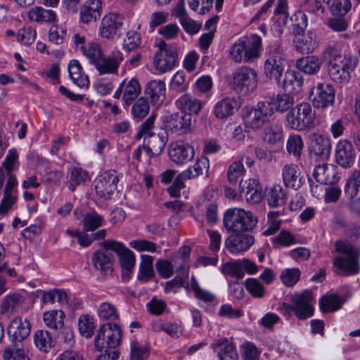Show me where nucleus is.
I'll use <instances>...</instances> for the list:
<instances>
[{
	"mask_svg": "<svg viewBox=\"0 0 360 360\" xmlns=\"http://www.w3.org/2000/svg\"><path fill=\"white\" fill-rule=\"evenodd\" d=\"M335 251L346 255L337 256L333 260V264L339 274L351 276L359 272L360 252L357 248L348 241L338 240L335 243Z\"/></svg>",
	"mask_w": 360,
	"mask_h": 360,
	"instance_id": "1",
	"label": "nucleus"
},
{
	"mask_svg": "<svg viewBox=\"0 0 360 360\" xmlns=\"http://www.w3.org/2000/svg\"><path fill=\"white\" fill-rule=\"evenodd\" d=\"M262 39L250 34L238 39L230 49V56L236 63H248L260 57Z\"/></svg>",
	"mask_w": 360,
	"mask_h": 360,
	"instance_id": "2",
	"label": "nucleus"
},
{
	"mask_svg": "<svg viewBox=\"0 0 360 360\" xmlns=\"http://www.w3.org/2000/svg\"><path fill=\"white\" fill-rule=\"evenodd\" d=\"M257 219L250 211L241 208H230L224 214L223 225L229 233H240L252 231Z\"/></svg>",
	"mask_w": 360,
	"mask_h": 360,
	"instance_id": "3",
	"label": "nucleus"
},
{
	"mask_svg": "<svg viewBox=\"0 0 360 360\" xmlns=\"http://www.w3.org/2000/svg\"><path fill=\"white\" fill-rule=\"evenodd\" d=\"M315 120V112L307 102L297 104L286 115L287 125L299 131H309L314 127Z\"/></svg>",
	"mask_w": 360,
	"mask_h": 360,
	"instance_id": "4",
	"label": "nucleus"
},
{
	"mask_svg": "<svg viewBox=\"0 0 360 360\" xmlns=\"http://www.w3.org/2000/svg\"><path fill=\"white\" fill-rule=\"evenodd\" d=\"M232 89L237 94L248 95L254 91L258 85L257 71L249 67L242 66L236 69L232 75Z\"/></svg>",
	"mask_w": 360,
	"mask_h": 360,
	"instance_id": "5",
	"label": "nucleus"
},
{
	"mask_svg": "<svg viewBox=\"0 0 360 360\" xmlns=\"http://www.w3.org/2000/svg\"><path fill=\"white\" fill-rule=\"evenodd\" d=\"M274 115L273 107L266 101H259L251 108H246L243 114L245 127L252 130L261 129Z\"/></svg>",
	"mask_w": 360,
	"mask_h": 360,
	"instance_id": "6",
	"label": "nucleus"
},
{
	"mask_svg": "<svg viewBox=\"0 0 360 360\" xmlns=\"http://www.w3.org/2000/svg\"><path fill=\"white\" fill-rule=\"evenodd\" d=\"M101 245L103 249L110 250L117 254L122 269V278L127 281L129 278V273L134 269L136 262L134 252L126 248L123 243L113 240H105Z\"/></svg>",
	"mask_w": 360,
	"mask_h": 360,
	"instance_id": "7",
	"label": "nucleus"
},
{
	"mask_svg": "<svg viewBox=\"0 0 360 360\" xmlns=\"http://www.w3.org/2000/svg\"><path fill=\"white\" fill-rule=\"evenodd\" d=\"M121 341V330L116 324L105 323L98 331L94 340L95 347L98 350L104 348H115Z\"/></svg>",
	"mask_w": 360,
	"mask_h": 360,
	"instance_id": "8",
	"label": "nucleus"
},
{
	"mask_svg": "<svg viewBox=\"0 0 360 360\" xmlns=\"http://www.w3.org/2000/svg\"><path fill=\"white\" fill-rule=\"evenodd\" d=\"M290 301L294 308V314L300 320H305L314 314V298L312 292L306 289L292 295Z\"/></svg>",
	"mask_w": 360,
	"mask_h": 360,
	"instance_id": "9",
	"label": "nucleus"
},
{
	"mask_svg": "<svg viewBox=\"0 0 360 360\" xmlns=\"http://www.w3.org/2000/svg\"><path fill=\"white\" fill-rule=\"evenodd\" d=\"M158 48L159 51L154 58V65L157 70L165 73L177 65L178 53L174 46L168 45L164 41L158 44Z\"/></svg>",
	"mask_w": 360,
	"mask_h": 360,
	"instance_id": "10",
	"label": "nucleus"
},
{
	"mask_svg": "<svg viewBox=\"0 0 360 360\" xmlns=\"http://www.w3.org/2000/svg\"><path fill=\"white\" fill-rule=\"evenodd\" d=\"M119 177L115 170H108L100 174L95 181L96 194L102 198L110 199L117 191Z\"/></svg>",
	"mask_w": 360,
	"mask_h": 360,
	"instance_id": "11",
	"label": "nucleus"
},
{
	"mask_svg": "<svg viewBox=\"0 0 360 360\" xmlns=\"http://www.w3.org/2000/svg\"><path fill=\"white\" fill-rule=\"evenodd\" d=\"M141 92V85L136 78L125 79L120 84L115 91L113 97L120 98L122 97L124 108H129L136 100Z\"/></svg>",
	"mask_w": 360,
	"mask_h": 360,
	"instance_id": "12",
	"label": "nucleus"
},
{
	"mask_svg": "<svg viewBox=\"0 0 360 360\" xmlns=\"http://www.w3.org/2000/svg\"><path fill=\"white\" fill-rule=\"evenodd\" d=\"M168 155L176 165H184L193 159L195 151L189 143L179 141L169 144Z\"/></svg>",
	"mask_w": 360,
	"mask_h": 360,
	"instance_id": "13",
	"label": "nucleus"
},
{
	"mask_svg": "<svg viewBox=\"0 0 360 360\" xmlns=\"http://www.w3.org/2000/svg\"><path fill=\"white\" fill-rule=\"evenodd\" d=\"M164 131L182 135L188 133L191 127V117L176 112L167 115L164 119Z\"/></svg>",
	"mask_w": 360,
	"mask_h": 360,
	"instance_id": "14",
	"label": "nucleus"
},
{
	"mask_svg": "<svg viewBox=\"0 0 360 360\" xmlns=\"http://www.w3.org/2000/svg\"><path fill=\"white\" fill-rule=\"evenodd\" d=\"M311 96L315 108H326L333 105L335 90L329 84L320 83L312 89Z\"/></svg>",
	"mask_w": 360,
	"mask_h": 360,
	"instance_id": "15",
	"label": "nucleus"
},
{
	"mask_svg": "<svg viewBox=\"0 0 360 360\" xmlns=\"http://www.w3.org/2000/svg\"><path fill=\"white\" fill-rule=\"evenodd\" d=\"M255 243V237L250 234L236 233L225 240V247L233 255L241 254L248 250Z\"/></svg>",
	"mask_w": 360,
	"mask_h": 360,
	"instance_id": "16",
	"label": "nucleus"
},
{
	"mask_svg": "<svg viewBox=\"0 0 360 360\" xmlns=\"http://www.w3.org/2000/svg\"><path fill=\"white\" fill-rule=\"evenodd\" d=\"M123 20V17L120 14L110 13L105 15L101 22V36L105 39H112L115 35L120 36Z\"/></svg>",
	"mask_w": 360,
	"mask_h": 360,
	"instance_id": "17",
	"label": "nucleus"
},
{
	"mask_svg": "<svg viewBox=\"0 0 360 360\" xmlns=\"http://www.w3.org/2000/svg\"><path fill=\"white\" fill-rule=\"evenodd\" d=\"M330 150L331 144L329 138L321 134H313L309 147V151L311 157L326 160L330 156Z\"/></svg>",
	"mask_w": 360,
	"mask_h": 360,
	"instance_id": "18",
	"label": "nucleus"
},
{
	"mask_svg": "<svg viewBox=\"0 0 360 360\" xmlns=\"http://www.w3.org/2000/svg\"><path fill=\"white\" fill-rule=\"evenodd\" d=\"M285 60L278 54L270 55L264 62V73L270 79L281 84V77L284 72Z\"/></svg>",
	"mask_w": 360,
	"mask_h": 360,
	"instance_id": "19",
	"label": "nucleus"
},
{
	"mask_svg": "<svg viewBox=\"0 0 360 360\" xmlns=\"http://www.w3.org/2000/svg\"><path fill=\"white\" fill-rule=\"evenodd\" d=\"M314 179L321 184H333L340 179L338 168L333 164L317 165L313 172Z\"/></svg>",
	"mask_w": 360,
	"mask_h": 360,
	"instance_id": "20",
	"label": "nucleus"
},
{
	"mask_svg": "<svg viewBox=\"0 0 360 360\" xmlns=\"http://www.w3.org/2000/svg\"><path fill=\"white\" fill-rule=\"evenodd\" d=\"M31 330V325L27 319L20 317L13 319L8 326V334L12 342H20L26 339Z\"/></svg>",
	"mask_w": 360,
	"mask_h": 360,
	"instance_id": "21",
	"label": "nucleus"
},
{
	"mask_svg": "<svg viewBox=\"0 0 360 360\" xmlns=\"http://www.w3.org/2000/svg\"><path fill=\"white\" fill-rule=\"evenodd\" d=\"M123 60L122 53L115 51L106 58L103 56L95 68L100 75L117 74L120 65Z\"/></svg>",
	"mask_w": 360,
	"mask_h": 360,
	"instance_id": "22",
	"label": "nucleus"
},
{
	"mask_svg": "<svg viewBox=\"0 0 360 360\" xmlns=\"http://www.w3.org/2000/svg\"><path fill=\"white\" fill-rule=\"evenodd\" d=\"M102 3L101 0H88L81 7L79 20L84 24L96 22L101 16Z\"/></svg>",
	"mask_w": 360,
	"mask_h": 360,
	"instance_id": "23",
	"label": "nucleus"
},
{
	"mask_svg": "<svg viewBox=\"0 0 360 360\" xmlns=\"http://www.w3.org/2000/svg\"><path fill=\"white\" fill-rule=\"evenodd\" d=\"M144 94L152 105H159L165 98L166 87L162 80H151L144 87Z\"/></svg>",
	"mask_w": 360,
	"mask_h": 360,
	"instance_id": "24",
	"label": "nucleus"
},
{
	"mask_svg": "<svg viewBox=\"0 0 360 360\" xmlns=\"http://www.w3.org/2000/svg\"><path fill=\"white\" fill-rule=\"evenodd\" d=\"M239 191L241 197L248 202L258 203L262 200L261 188L255 179H249L244 181L240 180Z\"/></svg>",
	"mask_w": 360,
	"mask_h": 360,
	"instance_id": "25",
	"label": "nucleus"
},
{
	"mask_svg": "<svg viewBox=\"0 0 360 360\" xmlns=\"http://www.w3.org/2000/svg\"><path fill=\"white\" fill-rule=\"evenodd\" d=\"M167 141L168 134L162 131L148 137L146 141L147 144L143 145V148L150 158L155 157L163 151Z\"/></svg>",
	"mask_w": 360,
	"mask_h": 360,
	"instance_id": "26",
	"label": "nucleus"
},
{
	"mask_svg": "<svg viewBox=\"0 0 360 360\" xmlns=\"http://www.w3.org/2000/svg\"><path fill=\"white\" fill-rule=\"evenodd\" d=\"M354 153L352 143L348 141H340L336 146L335 159L342 167H350L354 160Z\"/></svg>",
	"mask_w": 360,
	"mask_h": 360,
	"instance_id": "27",
	"label": "nucleus"
},
{
	"mask_svg": "<svg viewBox=\"0 0 360 360\" xmlns=\"http://www.w3.org/2000/svg\"><path fill=\"white\" fill-rule=\"evenodd\" d=\"M217 353L219 360H238V354L236 346L227 338H220L211 345Z\"/></svg>",
	"mask_w": 360,
	"mask_h": 360,
	"instance_id": "28",
	"label": "nucleus"
},
{
	"mask_svg": "<svg viewBox=\"0 0 360 360\" xmlns=\"http://www.w3.org/2000/svg\"><path fill=\"white\" fill-rule=\"evenodd\" d=\"M239 108L240 103L235 98L226 96L215 104L214 114L219 119H224L231 116Z\"/></svg>",
	"mask_w": 360,
	"mask_h": 360,
	"instance_id": "29",
	"label": "nucleus"
},
{
	"mask_svg": "<svg viewBox=\"0 0 360 360\" xmlns=\"http://www.w3.org/2000/svg\"><path fill=\"white\" fill-rule=\"evenodd\" d=\"M282 177L286 187L298 190L302 185L300 170L294 164L285 165L282 169Z\"/></svg>",
	"mask_w": 360,
	"mask_h": 360,
	"instance_id": "30",
	"label": "nucleus"
},
{
	"mask_svg": "<svg viewBox=\"0 0 360 360\" xmlns=\"http://www.w3.org/2000/svg\"><path fill=\"white\" fill-rule=\"evenodd\" d=\"M295 49L302 54H309L314 51L317 47L316 34L308 31L306 34H300L294 40Z\"/></svg>",
	"mask_w": 360,
	"mask_h": 360,
	"instance_id": "31",
	"label": "nucleus"
},
{
	"mask_svg": "<svg viewBox=\"0 0 360 360\" xmlns=\"http://www.w3.org/2000/svg\"><path fill=\"white\" fill-rule=\"evenodd\" d=\"M176 105L182 112H185L184 115H198L202 108V103L200 100L191 96L190 94H184L176 101Z\"/></svg>",
	"mask_w": 360,
	"mask_h": 360,
	"instance_id": "32",
	"label": "nucleus"
},
{
	"mask_svg": "<svg viewBox=\"0 0 360 360\" xmlns=\"http://www.w3.org/2000/svg\"><path fill=\"white\" fill-rule=\"evenodd\" d=\"M285 91L288 93L297 94L301 91L303 85V79L299 72L289 70L285 72L283 81L281 84Z\"/></svg>",
	"mask_w": 360,
	"mask_h": 360,
	"instance_id": "33",
	"label": "nucleus"
},
{
	"mask_svg": "<svg viewBox=\"0 0 360 360\" xmlns=\"http://www.w3.org/2000/svg\"><path fill=\"white\" fill-rule=\"evenodd\" d=\"M108 250L106 249L97 250L92 257L94 267L101 273L110 269L113 264L114 255Z\"/></svg>",
	"mask_w": 360,
	"mask_h": 360,
	"instance_id": "34",
	"label": "nucleus"
},
{
	"mask_svg": "<svg viewBox=\"0 0 360 360\" xmlns=\"http://www.w3.org/2000/svg\"><path fill=\"white\" fill-rule=\"evenodd\" d=\"M270 106L273 107V111L276 110L278 112H284L290 110L292 108L295 104L294 96L288 94H278L276 96H274L266 100Z\"/></svg>",
	"mask_w": 360,
	"mask_h": 360,
	"instance_id": "35",
	"label": "nucleus"
},
{
	"mask_svg": "<svg viewBox=\"0 0 360 360\" xmlns=\"http://www.w3.org/2000/svg\"><path fill=\"white\" fill-rule=\"evenodd\" d=\"M266 200L271 207H279L285 205L287 200V193L281 185L275 184L266 191Z\"/></svg>",
	"mask_w": 360,
	"mask_h": 360,
	"instance_id": "36",
	"label": "nucleus"
},
{
	"mask_svg": "<svg viewBox=\"0 0 360 360\" xmlns=\"http://www.w3.org/2000/svg\"><path fill=\"white\" fill-rule=\"evenodd\" d=\"M68 71L72 82L79 88L88 87L89 79L87 75L82 72V68L77 60H72L68 65Z\"/></svg>",
	"mask_w": 360,
	"mask_h": 360,
	"instance_id": "37",
	"label": "nucleus"
},
{
	"mask_svg": "<svg viewBox=\"0 0 360 360\" xmlns=\"http://www.w3.org/2000/svg\"><path fill=\"white\" fill-rule=\"evenodd\" d=\"M33 339L36 347L44 353H49L55 346L51 334L45 330H36Z\"/></svg>",
	"mask_w": 360,
	"mask_h": 360,
	"instance_id": "38",
	"label": "nucleus"
},
{
	"mask_svg": "<svg viewBox=\"0 0 360 360\" xmlns=\"http://www.w3.org/2000/svg\"><path fill=\"white\" fill-rule=\"evenodd\" d=\"M28 18L30 20L43 23H52L56 18L55 11L51 9H45L41 6H36L28 12Z\"/></svg>",
	"mask_w": 360,
	"mask_h": 360,
	"instance_id": "39",
	"label": "nucleus"
},
{
	"mask_svg": "<svg viewBox=\"0 0 360 360\" xmlns=\"http://www.w3.org/2000/svg\"><path fill=\"white\" fill-rule=\"evenodd\" d=\"M296 65L300 71L308 75H314L319 71L321 62L317 56H309L298 59Z\"/></svg>",
	"mask_w": 360,
	"mask_h": 360,
	"instance_id": "40",
	"label": "nucleus"
},
{
	"mask_svg": "<svg viewBox=\"0 0 360 360\" xmlns=\"http://www.w3.org/2000/svg\"><path fill=\"white\" fill-rule=\"evenodd\" d=\"M210 167L209 160L205 157L201 156L198 158L192 167H188L181 172V176L184 178H189L190 179L198 177L202 175L204 172H208Z\"/></svg>",
	"mask_w": 360,
	"mask_h": 360,
	"instance_id": "41",
	"label": "nucleus"
},
{
	"mask_svg": "<svg viewBox=\"0 0 360 360\" xmlns=\"http://www.w3.org/2000/svg\"><path fill=\"white\" fill-rule=\"evenodd\" d=\"M65 316V313L61 310H51L44 313L43 320L47 327L58 330L64 325Z\"/></svg>",
	"mask_w": 360,
	"mask_h": 360,
	"instance_id": "42",
	"label": "nucleus"
},
{
	"mask_svg": "<svg viewBox=\"0 0 360 360\" xmlns=\"http://www.w3.org/2000/svg\"><path fill=\"white\" fill-rule=\"evenodd\" d=\"M345 193L349 198L360 195V170H354L349 176L345 186Z\"/></svg>",
	"mask_w": 360,
	"mask_h": 360,
	"instance_id": "43",
	"label": "nucleus"
},
{
	"mask_svg": "<svg viewBox=\"0 0 360 360\" xmlns=\"http://www.w3.org/2000/svg\"><path fill=\"white\" fill-rule=\"evenodd\" d=\"M153 261V258L151 256H141V262L138 274V280L139 281L145 283L150 280L154 276Z\"/></svg>",
	"mask_w": 360,
	"mask_h": 360,
	"instance_id": "44",
	"label": "nucleus"
},
{
	"mask_svg": "<svg viewBox=\"0 0 360 360\" xmlns=\"http://www.w3.org/2000/svg\"><path fill=\"white\" fill-rule=\"evenodd\" d=\"M263 139L271 145H276L282 142L283 140L282 127L278 124L269 125L264 129Z\"/></svg>",
	"mask_w": 360,
	"mask_h": 360,
	"instance_id": "45",
	"label": "nucleus"
},
{
	"mask_svg": "<svg viewBox=\"0 0 360 360\" xmlns=\"http://www.w3.org/2000/svg\"><path fill=\"white\" fill-rule=\"evenodd\" d=\"M176 272L178 275L172 280L166 283V292L175 291L176 289L183 286L185 279L188 277V268L184 262L181 264L179 267L176 269Z\"/></svg>",
	"mask_w": 360,
	"mask_h": 360,
	"instance_id": "46",
	"label": "nucleus"
},
{
	"mask_svg": "<svg viewBox=\"0 0 360 360\" xmlns=\"http://www.w3.org/2000/svg\"><path fill=\"white\" fill-rule=\"evenodd\" d=\"M83 231H93L102 226L103 217L95 211L86 213L82 219Z\"/></svg>",
	"mask_w": 360,
	"mask_h": 360,
	"instance_id": "47",
	"label": "nucleus"
},
{
	"mask_svg": "<svg viewBox=\"0 0 360 360\" xmlns=\"http://www.w3.org/2000/svg\"><path fill=\"white\" fill-rule=\"evenodd\" d=\"M292 21V32L299 36L304 33L307 27V18L304 13L297 11L290 18Z\"/></svg>",
	"mask_w": 360,
	"mask_h": 360,
	"instance_id": "48",
	"label": "nucleus"
},
{
	"mask_svg": "<svg viewBox=\"0 0 360 360\" xmlns=\"http://www.w3.org/2000/svg\"><path fill=\"white\" fill-rule=\"evenodd\" d=\"M327 4L333 15L344 16L351 9L350 0H328Z\"/></svg>",
	"mask_w": 360,
	"mask_h": 360,
	"instance_id": "49",
	"label": "nucleus"
},
{
	"mask_svg": "<svg viewBox=\"0 0 360 360\" xmlns=\"http://www.w3.org/2000/svg\"><path fill=\"white\" fill-rule=\"evenodd\" d=\"M342 300L335 295L324 296L320 300V308L323 312L337 311L342 307Z\"/></svg>",
	"mask_w": 360,
	"mask_h": 360,
	"instance_id": "50",
	"label": "nucleus"
},
{
	"mask_svg": "<svg viewBox=\"0 0 360 360\" xmlns=\"http://www.w3.org/2000/svg\"><path fill=\"white\" fill-rule=\"evenodd\" d=\"M296 243L297 240L295 236L285 230L281 231L276 236L271 239L273 248L275 249H278L281 247L290 246Z\"/></svg>",
	"mask_w": 360,
	"mask_h": 360,
	"instance_id": "51",
	"label": "nucleus"
},
{
	"mask_svg": "<svg viewBox=\"0 0 360 360\" xmlns=\"http://www.w3.org/2000/svg\"><path fill=\"white\" fill-rule=\"evenodd\" d=\"M98 315L101 319L115 321L119 318V314L115 306L108 302H103L98 308Z\"/></svg>",
	"mask_w": 360,
	"mask_h": 360,
	"instance_id": "52",
	"label": "nucleus"
},
{
	"mask_svg": "<svg viewBox=\"0 0 360 360\" xmlns=\"http://www.w3.org/2000/svg\"><path fill=\"white\" fill-rule=\"evenodd\" d=\"M131 115L134 118L142 119L146 116L150 110L148 101L145 97H140L132 103Z\"/></svg>",
	"mask_w": 360,
	"mask_h": 360,
	"instance_id": "53",
	"label": "nucleus"
},
{
	"mask_svg": "<svg viewBox=\"0 0 360 360\" xmlns=\"http://www.w3.org/2000/svg\"><path fill=\"white\" fill-rule=\"evenodd\" d=\"M304 148L303 140L300 135H290L287 141L286 149L288 153L300 157Z\"/></svg>",
	"mask_w": 360,
	"mask_h": 360,
	"instance_id": "54",
	"label": "nucleus"
},
{
	"mask_svg": "<svg viewBox=\"0 0 360 360\" xmlns=\"http://www.w3.org/2000/svg\"><path fill=\"white\" fill-rule=\"evenodd\" d=\"M221 272L224 275L231 276L238 280H240L244 277L239 259L224 263L221 266Z\"/></svg>",
	"mask_w": 360,
	"mask_h": 360,
	"instance_id": "55",
	"label": "nucleus"
},
{
	"mask_svg": "<svg viewBox=\"0 0 360 360\" xmlns=\"http://www.w3.org/2000/svg\"><path fill=\"white\" fill-rule=\"evenodd\" d=\"M245 288L248 292L255 298H262L265 295V288L257 278H248L245 281Z\"/></svg>",
	"mask_w": 360,
	"mask_h": 360,
	"instance_id": "56",
	"label": "nucleus"
},
{
	"mask_svg": "<svg viewBox=\"0 0 360 360\" xmlns=\"http://www.w3.org/2000/svg\"><path fill=\"white\" fill-rule=\"evenodd\" d=\"M25 302V298L20 294L13 293L8 295L1 303L3 312L13 311Z\"/></svg>",
	"mask_w": 360,
	"mask_h": 360,
	"instance_id": "57",
	"label": "nucleus"
},
{
	"mask_svg": "<svg viewBox=\"0 0 360 360\" xmlns=\"http://www.w3.org/2000/svg\"><path fill=\"white\" fill-rule=\"evenodd\" d=\"M93 318L89 315H83L78 320V328L81 335L86 338L92 336L94 330Z\"/></svg>",
	"mask_w": 360,
	"mask_h": 360,
	"instance_id": "58",
	"label": "nucleus"
},
{
	"mask_svg": "<svg viewBox=\"0 0 360 360\" xmlns=\"http://www.w3.org/2000/svg\"><path fill=\"white\" fill-rule=\"evenodd\" d=\"M245 172L244 166L240 162H233L229 167L227 171L228 181L231 184H237L238 181H240V177Z\"/></svg>",
	"mask_w": 360,
	"mask_h": 360,
	"instance_id": "59",
	"label": "nucleus"
},
{
	"mask_svg": "<svg viewBox=\"0 0 360 360\" xmlns=\"http://www.w3.org/2000/svg\"><path fill=\"white\" fill-rule=\"evenodd\" d=\"M342 56L341 51L336 46L328 45L323 51L321 58L328 63V66L337 63L338 59Z\"/></svg>",
	"mask_w": 360,
	"mask_h": 360,
	"instance_id": "60",
	"label": "nucleus"
},
{
	"mask_svg": "<svg viewBox=\"0 0 360 360\" xmlns=\"http://www.w3.org/2000/svg\"><path fill=\"white\" fill-rule=\"evenodd\" d=\"M89 177L87 172L81 168L75 167L71 171L69 188L74 191L77 185H80L87 180Z\"/></svg>",
	"mask_w": 360,
	"mask_h": 360,
	"instance_id": "61",
	"label": "nucleus"
},
{
	"mask_svg": "<svg viewBox=\"0 0 360 360\" xmlns=\"http://www.w3.org/2000/svg\"><path fill=\"white\" fill-rule=\"evenodd\" d=\"M300 271L297 268L286 269L281 275L282 283L288 287L295 285L300 279Z\"/></svg>",
	"mask_w": 360,
	"mask_h": 360,
	"instance_id": "62",
	"label": "nucleus"
},
{
	"mask_svg": "<svg viewBox=\"0 0 360 360\" xmlns=\"http://www.w3.org/2000/svg\"><path fill=\"white\" fill-rule=\"evenodd\" d=\"M82 51L94 66L103 56L101 49L97 44H91L85 47L82 46Z\"/></svg>",
	"mask_w": 360,
	"mask_h": 360,
	"instance_id": "63",
	"label": "nucleus"
},
{
	"mask_svg": "<svg viewBox=\"0 0 360 360\" xmlns=\"http://www.w3.org/2000/svg\"><path fill=\"white\" fill-rule=\"evenodd\" d=\"M67 36V30L58 25H52L49 31V40L55 44H63Z\"/></svg>",
	"mask_w": 360,
	"mask_h": 360,
	"instance_id": "64",
	"label": "nucleus"
}]
</instances>
